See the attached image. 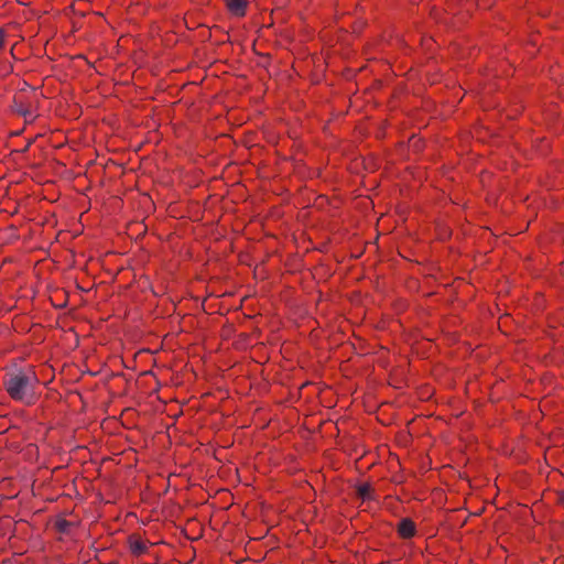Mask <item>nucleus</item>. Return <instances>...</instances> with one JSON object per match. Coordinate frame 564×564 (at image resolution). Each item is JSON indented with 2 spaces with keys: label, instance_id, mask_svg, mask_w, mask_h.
Masks as SVG:
<instances>
[{
  "label": "nucleus",
  "instance_id": "nucleus-3",
  "mask_svg": "<svg viewBox=\"0 0 564 564\" xmlns=\"http://www.w3.org/2000/svg\"><path fill=\"white\" fill-rule=\"evenodd\" d=\"M397 533L401 539L409 540L416 534V525L410 518H403L397 525Z\"/></svg>",
  "mask_w": 564,
  "mask_h": 564
},
{
  "label": "nucleus",
  "instance_id": "nucleus-4",
  "mask_svg": "<svg viewBox=\"0 0 564 564\" xmlns=\"http://www.w3.org/2000/svg\"><path fill=\"white\" fill-rule=\"evenodd\" d=\"M226 7L231 14L242 18L247 13L248 0H226Z\"/></svg>",
  "mask_w": 564,
  "mask_h": 564
},
{
  "label": "nucleus",
  "instance_id": "nucleus-8",
  "mask_svg": "<svg viewBox=\"0 0 564 564\" xmlns=\"http://www.w3.org/2000/svg\"><path fill=\"white\" fill-rule=\"evenodd\" d=\"M558 501L562 506H564V490L558 492Z\"/></svg>",
  "mask_w": 564,
  "mask_h": 564
},
{
  "label": "nucleus",
  "instance_id": "nucleus-1",
  "mask_svg": "<svg viewBox=\"0 0 564 564\" xmlns=\"http://www.w3.org/2000/svg\"><path fill=\"white\" fill-rule=\"evenodd\" d=\"M39 383L40 380L33 367L11 369L7 372L3 380V386L9 397L26 405L35 403L37 399L35 389Z\"/></svg>",
  "mask_w": 564,
  "mask_h": 564
},
{
  "label": "nucleus",
  "instance_id": "nucleus-6",
  "mask_svg": "<svg viewBox=\"0 0 564 564\" xmlns=\"http://www.w3.org/2000/svg\"><path fill=\"white\" fill-rule=\"evenodd\" d=\"M7 34L6 31L0 26V51H2L6 46Z\"/></svg>",
  "mask_w": 564,
  "mask_h": 564
},
{
  "label": "nucleus",
  "instance_id": "nucleus-2",
  "mask_svg": "<svg viewBox=\"0 0 564 564\" xmlns=\"http://www.w3.org/2000/svg\"><path fill=\"white\" fill-rule=\"evenodd\" d=\"M127 543L130 553L137 557L147 554L149 547L153 545V543H151L147 539H143L139 533L130 534L127 539Z\"/></svg>",
  "mask_w": 564,
  "mask_h": 564
},
{
  "label": "nucleus",
  "instance_id": "nucleus-5",
  "mask_svg": "<svg viewBox=\"0 0 564 564\" xmlns=\"http://www.w3.org/2000/svg\"><path fill=\"white\" fill-rule=\"evenodd\" d=\"M372 491H373L372 487L369 484H361L357 488V495L362 500H371V499H373Z\"/></svg>",
  "mask_w": 564,
  "mask_h": 564
},
{
  "label": "nucleus",
  "instance_id": "nucleus-7",
  "mask_svg": "<svg viewBox=\"0 0 564 564\" xmlns=\"http://www.w3.org/2000/svg\"><path fill=\"white\" fill-rule=\"evenodd\" d=\"M56 525H57L58 531L66 532L67 527L69 525V523L66 520H62V521H58Z\"/></svg>",
  "mask_w": 564,
  "mask_h": 564
}]
</instances>
